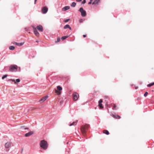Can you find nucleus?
<instances>
[{"label": "nucleus", "instance_id": "4468645a", "mask_svg": "<svg viewBox=\"0 0 154 154\" xmlns=\"http://www.w3.org/2000/svg\"><path fill=\"white\" fill-rule=\"evenodd\" d=\"M70 9V7L69 6H65L62 8L63 11H66Z\"/></svg>", "mask_w": 154, "mask_h": 154}, {"label": "nucleus", "instance_id": "de8ad7c7", "mask_svg": "<svg viewBox=\"0 0 154 154\" xmlns=\"http://www.w3.org/2000/svg\"><path fill=\"white\" fill-rule=\"evenodd\" d=\"M92 0H90V2H91V1H92Z\"/></svg>", "mask_w": 154, "mask_h": 154}, {"label": "nucleus", "instance_id": "6ab92c4d", "mask_svg": "<svg viewBox=\"0 0 154 154\" xmlns=\"http://www.w3.org/2000/svg\"><path fill=\"white\" fill-rule=\"evenodd\" d=\"M154 85V82H152V83H150L149 84H148L147 85V86L148 87H151V86L153 85Z\"/></svg>", "mask_w": 154, "mask_h": 154}, {"label": "nucleus", "instance_id": "5701e85b", "mask_svg": "<svg viewBox=\"0 0 154 154\" xmlns=\"http://www.w3.org/2000/svg\"><path fill=\"white\" fill-rule=\"evenodd\" d=\"M69 25H68V24H66V25H65L64 27H63V28L64 29H67V28H68L69 26Z\"/></svg>", "mask_w": 154, "mask_h": 154}, {"label": "nucleus", "instance_id": "ea45409f", "mask_svg": "<svg viewBox=\"0 0 154 154\" xmlns=\"http://www.w3.org/2000/svg\"><path fill=\"white\" fill-rule=\"evenodd\" d=\"M68 28L70 30H71L72 29L71 27L70 26H69Z\"/></svg>", "mask_w": 154, "mask_h": 154}, {"label": "nucleus", "instance_id": "c03bdc74", "mask_svg": "<svg viewBox=\"0 0 154 154\" xmlns=\"http://www.w3.org/2000/svg\"><path fill=\"white\" fill-rule=\"evenodd\" d=\"M36 1H37V0H35V1H34V4H36Z\"/></svg>", "mask_w": 154, "mask_h": 154}, {"label": "nucleus", "instance_id": "37998d69", "mask_svg": "<svg viewBox=\"0 0 154 154\" xmlns=\"http://www.w3.org/2000/svg\"><path fill=\"white\" fill-rule=\"evenodd\" d=\"M24 127H25V126H21V128H24Z\"/></svg>", "mask_w": 154, "mask_h": 154}, {"label": "nucleus", "instance_id": "9b49d317", "mask_svg": "<svg viewBox=\"0 0 154 154\" xmlns=\"http://www.w3.org/2000/svg\"><path fill=\"white\" fill-rule=\"evenodd\" d=\"M37 29L40 32H42L43 30V27L42 25H39L37 26Z\"/></svg>", "mask_w": 154, "mask_h": 154}, {"label": "nucleus", "instance_id": "a211bd4d", "mask_svg": "<svg viewBox=\"0 0 154 154\" xmlns=\"http://www.w3.org/2000/svg\"><path fill=\"white\" fill-rule=\"evenodd\" d=\"M69 36L67 35L62 36L61 38V39L63 41L67 38H68Z\"/></svg>", "mask_w": 154, "mask_h": 154}, {"label": "nucleus", "instance_id": "6e6552de", "mask_svg": "<svg viewBox=\"0 0 154 154\" xmlns=\"http://www.w3.org/2000/svg\"><path fill=\"white\" fill-rule=\"evenodd\" d=\"M34 132L33 131H30L26 134H25V136L26 137H29L31 135H32V134H33L34 133Z\"/></svg>", "mask_w": 154, "mask_h": 154}, {"label": "nucleus", "instance_id": "f257e3e1", "mask_svg": "<svg viewBox=\"0 0 154 154\" xmlns=\"http://www.w3.org/2000/svg\"><path fill=\"white\" fill-rule=\"evenodd\" d=\"M40 146L43 149L46 150L48 148L47 143L44 140H41L40 143Z\"/></svg>", "mask_w": 154, "mask_h": 154}, {"label": "nucleus", "instance_id": "f704fd0d", "mask_svg": "<svg viewBox=\"0 0 154 154\" xmlns=\"http://www.w3.org/2000/svg\"><path fill=\"white\" fill-rule=\"evenodd\" d=\"M57 92H58V95L60 94V93H61V92L60 91H58L57 90H56L55 91V92L57 93Z\"/></svg>", "mask_w": 154, "mask_h": 154}, {"label": "nucleus", "instance_id": "ddd939ff", "mask_svg": "<svg viewBox=\"0 0 154 154\" xmlns=\"http://www.w3.org/2000/svg\"><path fill=\"white\" fill-rule=\"evenodd\" d=\"M13 44L14 45H16L17 46H22L24 44V43H17L16 42H14L13 43Z\"/></svg>", "mask_w": 154, "mask_h": 154}, {"label": "nucleus", "instance_id": "2eb2a0df", "mask_svg": "<svg viewBox=\"0 0 154 154\" xmlns=\"http://www.w3.org/2000/svg\"><path fill=\"white\" fill-rule=\"evenodd\" d=\"M77 121H75L74 122L72 123H71L69 125L70 126H75L77 124Z\"/></svg>", "mask_w": 154, "mask_h": 154}, {"label": "nucleus", "instance_id": "20e7f679", "mask_svg": "<svg viewBox=\"0 0 154 154\" xmlns=\"http://www.w3.org/2000/svg\"><path fill=\"white\" fill-rule=\"evenodd\" d=\"M79 11L81 13V16L83 17H85L86 15V11L84 10L82 7L80 8Z\"/></svg>", "mask_w": 154, "mask_h": 154}, {"label": "nucleus", "instance_id": "f8f14e48", "mask_svg": "<svg viewBox=\"0 0 154 154\" xmlns=\"http://www.w3.org/2000/svg\"><path fill=\"white\" fill-rule=\"evenodd\" d=\"M111 116L114 118L116 119H120V116L118 115H116L115 114H112L111 115Z\"/></svg>", "mask_w": 154, "mask_h": 154}, {"label": "nucleus", "instance_id": "aec40b11", "mask_svg": "<svg viewBox=\"0 0 154 154\" xmlns=\"http://www.w3.org/2000/svg\"><path fill=\"white\" fill-rule=\"evenodd\" d=\"M57 89L59 91H61L62 90V87L59 85L57 86Z\"/></svg>", "mask_w": 154, "mask_h": 154}, {"label": "nucleus", "instance_id": "cd10ccee", "mask_svg": "<svg viewBox=\"0 0 154 154\" xmlns=\"http://www.w3.org/2000/svg\"><path fill=\"white\" fill-rule=\"evenodd\" d=\"M94 1L96 3V5H97L100 2V1H98V0H95Z\"/></svg>", "mask_w": 154, "mask_h": 154}, {"label": "nucleus", "instance_id": "412c9836", "mask_svg": "<svg viewBox=\"0 0 154 154\" xmlns=\"http://www.w3.org/2000/svg\"><path fill=\"white\" fill-rule=\"evenodd\" d=\"M15 47L13 46H11L9 47V49L11 50H14L15 49Z\"/></svg>", "mask_w": 154, "mask_h": 154}, {"label": "nucleus", "instance_id": "2f4dec72", "mask_svg": "<svg viewBox=\"0 0 154 154\" xmlns=\"http://www.w3.org/2000/svg\"><path fill=\"white\" fill-rule=\"evenodd\" d=\"M148 94V93L147 92H146L145 94H144V97H146Z\"/></svg>", "mask_w": 154, "mask_h": 154}, {"label": "nucleus", "instance_id": "72a5a7b5", "mask_svg": "<svg viewBox=\"0 0 154 154\" xmlns=\"http://www.w3.org/2000/svg\"><path fill=\"white\" fill-rule=\"evenodd\" d=\"M86 2V0H83V1L82 2V4H85Z\"/></svg>", "mask_w": 154, "mask_h": 154}, {"label": "nucleus", "instance_id": "7ed1b4c3", "mask_svg": "<svg viewBox=\"0 0 154 154\" xmlns=\"http://www.w3.org/2000/svg\"><path fill=\"white\" fill-rule=\"evenodd\" d=\"M17 66L16 65H12L10 66L9 70L11 72L16 71L17 70Z\"/></svg>", "mask_w": 154, "mask_h": 154}, {"label": "nucleus", "instance_id": "473e14b6", "mask_svg": "<svg viewBox=\"0 0 154 154\" xmlns=\"http://www.w3.org/2000/svg\"><path fill=\"white\" fill-rule=\"evenodd\" d=\"M69 20H70L69 19H66L64 20V21L66 23V22H67L68 21H69Z\"/></svg>", "mask_w": 154, "mask_h": 154}, {"label": "nucleus", "instance_id": "1a4fd4ad", "mask_svg": "<svg viewBox=\"0 0 154 154\" xmlns=\"http://www.w3.org/2000/svg\"><path fill=\"white\" fill-rule=\"evenodd\" d=\"M48 98V96H45L42 98L40 100L39 102L40 103H41L42 102H43L45 101Z\"/></svg>", "mask_w": 154, "mask_h": 154}, {"label": "nucleus", "instance_id": "b1692460", "mask_svg": "<svg viewBox=\"0 0 154 154\" xmlns=\"http://www.w3.org/2000/svg\"><path fill=\"white\" fill-rule=\"evenodd\" d=\"M60 41V37H59L57 38V40L55 41V43H57L59 42Z\"/></svg>", "mask_w": 154, "mask_h": 154}, {"label": "nucleus", "instance_id": "393cba45", "mask_svg": "<svg viewBox=\"0 0 154 154\" xmlns=\"http://www.w3.org/2000/svg\"><path fill=\"white\" fill-rule=\"evenodd\" d=\"M8 75L7 74H6L3 75V76L2 77V80H4V79L8 76Z\"/></svg>", "mask_w": 154, "mask_h": 154}, {"label": "nucleus", "instance_id": "49530a36", "mask_svg": "<svg viewBox=\"0 0 154 154\" xmlns=\"http://www.w3.org/2000/svg\"><path fill=\"white\" fill-rule=\"evenodd\" d=\"M133 85H134L133 84H131V86H133Z\"/></svg>", "mask_w": 154, "mask_h": 154}, {"label": "nucleus", "instance_id": "a878e982", "mask_svg": "<svg viewBox=\"0 0 154 154\" xmlns=\"http://www.w3.org/2000/svg\"><path fill=\"white\" fill-rule=\"evenodd\" d=\"M98 106H100V109H103V107L102 106V103L99 104Z\"/></svg>", "mask_w": 154, "mask_h": 154}, {"label": "nucleus", "instance_id": "09e8293b", "mask_svg": "<svg viewBox=\"0 0 154 154\" xmlns=\"http://www.w3.org/2000/svg\"><path fill=\"white\" fill-rule=\"evenodd\" d=\"M98 0V1H100V0Z\"/></svg>", "mask_w": 154, "mask_h": 154}, {"label": "nucleus", "instance_id": "a19ab883", "mask_svg": "<svg viewBox=\"0 0 154 154\" xmlns=\"http://www.w3.org/2000/svg\"><path fill=\"white\" fill-rule=\"evenodd\" d=\"M91 4V2H90V1L88 3V4Z\"/></svg>", "mask_w": 154, "mask_h": 154}, {"label": "nucleus", "instance_id": "4be33fe9", "mask_svg": "<svg viewBox=\"0 0 154 154\" xmlns=\"http://www.w3.org/2000/svg\"><path fill=\"white\" fill-rule=\"evenodd\" d=\"M76 5V3L75 2H73L71 4V6L72 7H75Z\"/></svg>", "mask_w": 154, "mask_h": 154}, {"label": "nucleus", "instance_id": "bb28decb", "mask_svg": "<svg viewBox=\"0 0 154 154\" xmlns=\"http://www.w3.org/2000/svg\"><path fill=\"white\" fill-rule=\"evenodd\" d=\"M103 102V100L102 99H100L98 101L99 104H101Z\"/></svg>", "mask_w": 154, "mask_h": 154}, {"label": "nucleus", "instance_id": "a18cd8bd", "mask_svg": "<svg viewBox=\"0 0 154 154\" xmlns=\"http://www.w3.org/2000/svg\"><path fill=\"white\" fill-rule=\"evenodd\" d=\"M138 87H135V89H137L138 88Z\"/></svg>", "mask_w": 154, "mask_h": 154}, {"label": "nucleus", "instance_id": "58836bf2", "mask_svg": "<svg viewBox=\"0 0 154 154\" xmlns=\"http://www.w3.org/2000/svg\"><path fill=\"white\" fill-rule=\"evenodd\" d=\"M23 129L24 130H28L29 129V128H24Z\"/></svg>", "mask_w": 154, "mask_h": 154}, {"label": "nucleus", "instance_id": "79ce46f5", "mask_svg": "<svg viewBox=\"0 0 154 154\" xmlns=\"http://www.w3.org/2000/svg\"><path fill=\"white\" fill-rule=\"evenodd\" d=\"M86 35H83V37H86Z\"/></svg>", "mask_w": 154, "mask_h": 154}, {"label": "nucleus", "instance_id": "7c9ffc66", "mask_svg": "<svg viewBox=\"0 0 154 154\" xmlns=\"http://www.w3.org/2000/svg\"><path fill=\"white\" fill-rule=\"evenodd\" d=\"M116 104H114L113 106V109H116Z\"/></svg>", "mask_w": 154, "mask_h": 154}, {"label": "nucleus", "instance_id": "9d476101", "mask_svg": "<svg viewBox=\"0 0 154 154\" xmlns=\"http://www.w3.org/2000/svg\"><path fill=\"white\" fill-rule=\"evenodd\" d=\"M11 143L10 142H8L5 144V147L6 148H8L11 146Z\"/></svg>", "mask_w": 154, "mask_h": 154}, {"label": "nucleus", "instance_id": "c9c22d12", "mask_svg": "<svg viewBox=\"0 0 154 154\" xmlns=\"http://www.w3.org/2000/svg\"><path fill=\"white\" fill-rule=\"evenodd\" d=\"M84 21V20L82 19H81L79 20V22L80 23H82Z\"/></svg>", "mask_w": 154, "mask_h": 154}, {"label": "nucleus", "instance_id": "c85d7f7f", "mask_svg": "<svg viewBox=\"0 0 154 154\" xmlns=\"http://www.w3.org/2000/svg\"><path fill=\"white\" fill-rule=\"evenodd\" d=\"M66 154H69V149H66Z\"/></svg>", "mask_w": 154, "mask_h": 154}, {"label": "nucleus", "instance_id": "f3484780", "mask_svg": "<svg viewBox=\"0 0 154 154\" xmlns=\"http://www.w3.org/2000/svg\"><path fill=\"white\" fill-rule=\"evenodd\" d=\"M7 81L8 82H11L12 81V82H14V84H16V82L15 81V80L14 79H8L7 80Z\"/></svg>", "mask_w": 154, "mask_h": 154}, {"label": "nucleus", "instance_id": "0eeeda50", "mask_svg": "<svg viewBox=\"0 0 154 154\" xmlns=\"http://www.w3.org/2000/svg\"><path fill=\"white\" fill-rule=\"evenodd\" d=\"M79 97L78 94L76 92H75L73 94V99L75 100H77Z\"/></svg>", "mask_w": 154, "mask_h": 154}, {"label": "nucleus", "instance_id": "dca6fc26", "mask_svg": "<svg viewBox=\"0 0 154 154\" xmlns=\"http://www.w3.org/2000/svg\"><path fill=\"white\" fill-rule=\"evenodd\" d=\"M103 133L107 135H108L109 134V131L108 130H103Z\"/></svg>", "mask_w": 154, "mask_h": 154}, {"label": "nucleus", "instance_id": "f03ea898", "mask_svg": "<svg viewBox=\"0 0 154 154\" xmlns=\"http://www.w3.org/2000/svg\"><path fill=\"white\" fill-rule=\"evenodd\" d=\"M89 126L88 125H86L84 126H82L81 127V130L82 134L84 135H86V130L89 127Z\"/></svg>", "mask_w": 154, "mask_h": 154}, {"label": "nucleus", "instance_id": "39448f33", "mask_svg": "<svg viewBox=\"0 0 154 154\" xmlns=\"http://www.w3.org/2000/svg\"><path fill=\"white\" fill-rule=\"evenodd\" d=\"M32 27L33 29V32L37 36H39V33L35 27L34 26H32Z\"/></svg>", "mask_w": 154, "mask_h": 154}, {"label": "nucleus", "instance_id": "423d86ee", "mask_svg": "<svg viewBox=\"0 0 154 154\" xmlns=\"http://www.w3.org/2000/svg\"><path fill=\"white\" fill-rule=\"evenodd\" d=\"M48 8L46 7H44L42 9V12L43 14H45L48 11Z\"/></svg>", "mask_w": 154, "mask_h": 154}, {"label": "nucleus", "instance_id": "e433bc0d", "mask_svg": "<svg viewBox=\"0 0 154 154\" xmlns=\"http://www.w3.org/2000/svg\"><path fill=\"white\" fill-rule=\"evenodd\" d=\"M76 1L78 2H81L82 0H76Z\"/></svg>", "mask_w": 154, "mask_h": 154}, {"label": "nucleus", "instance_id": "c756f323", "mask_svg": "<svg viewBox=\"0 0 154 154\" xmlns=\"http://www.w3.org/2000/svg\"><path fill=\"white\" fill-rule=\"evenodd\" d=\"M20 82V79H16V82Z\"/></svg>", "mask_w": 154, "mask_h": 154}, {"label": "nucleus", "instance_id": "4c0bfd02", "mask_svg": "<svg viewBox=\"0 0 154 154\" xmlns=\"http://www.w3.org/2000/svg\"><path fill=\"white\" fill-rule=\"evenodd\" d=\"M94 4L96 5V3L95 1H94V2L92 3V5H93Z\"/></svg>", "mask_w": 154, "mask_h": 154}]
</instances>
